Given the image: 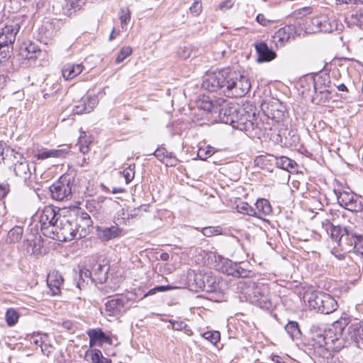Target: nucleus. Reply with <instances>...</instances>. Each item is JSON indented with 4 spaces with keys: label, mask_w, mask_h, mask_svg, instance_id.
Segmentation results:
<instances>
[{
    "label": "nucleus",
    "mask_w": 363,
    "mask_h": 363,
    "mask_svg": "<svg viewBox=\"0 0 363 363\" xmlns=\"http://www.w3.org/2000/svg\"><path fill=\"white\" fill-rule=\"evenodd\" d=\"M302 298L307 306L321 313L330 314L337 308L336 300L323 292L307 290Z\"/></svg>",
    "instance_id": "obj_1"
},
{
    "label": "nucleus",
    "mask_w": 363,
    "mask_h": 363,
    "mask_svg": "<svg viewBox=\"0 0 363 363\" xmlns=\"http://www.w3.org/2000/svg\"><path fill=\"white\" fill-rule=\"evenodd\" d=\"M245 293L250 302L259 308L269 310L273 307L269 287L267 284L252 282Z\"/></svg>",
    "instance_id": "obj_2"
},
{
    "label": "nucleus",
    "mask_w": 363,
    "mask_h": 363,
    "mask_svg": "<svg viewBox=\"0 0 363 363\" xmlns=\"http://www.w3.org/2000/svg\"><path fill=\"white\" fill-rule=\"evenodd\" d=\"M347 325L346 319H341L335 321L332 328L325 332V334L317 336V343L319 347H324L327 351H333L339 350L341 347L340 344L337 345L340 338L342 335L345 328Z\"/></svg>",
    "instance_id": "obj_3"
},
{
    "label": "nucleus",
    "mask_w": 363,
    "mask_h": 363,
    "mask_svg": "<svg viewBox=\"0 0 363 363\" xmlns=\"http://www.w3.org/2000/svg\"><path fill=\"white\" fill-rule=\"evenodd\" d=\"M224 95L228 97H242L250 89V79L241 74L227 69Z\"/></svg>",
    "instance_id": "obj_4"
},
{
    "label": "nucleus",
    "mask_w": 363,
    "mask_h": 363,
    "mask_svg": "<svg viewBox=\"0 0 363 363\" xmlns=\"http://www.w3.org/2000/svg\"><path fill=\"white\" fill-rule=\"evenodd\" d=\"M19 30L20 25L18 23L6 25L0 29V60H6L10 57Z\"/></svg>",
    "instance_id": "obj_5"
},
{
    "label": "nucleus",
    "mask_w": 363,
    "mask_h": 363,
    "mask_svg": "<svg viewBox=\"0 0 363 363\" xmlns=\"http://www.w3.org/2000/svg\"><path fill=\"white\" fill-rule=\"evenodd\" d=\"M37 216L43 235L49 237L54 233L63 217L51 206H45Z\"/></svg>",
    "instance_id": "obj_6"
},
{
    "label": "nucleus",
    "mask_w": 363,
    "mask_h": 363,
    "mask_svg": "<svg viewBox=\"0 0 363 363\" xmlns=\"http://www.w3.org/2000/svg\"><path fill=\"white\" fill-rule=\"evenodd\" d=\"M341 251L354 252L360 258L356 263L359 267H363V235L358 234L353 229L342 238Z\"/></svg>",
    "instance_id": "obj_7"
},
{
    "label": "nucleus",
    "mask_w": 363,
    "mask_h": 363,
    "mask_svg": "<svg viewBox=\"0 0 363 363\" xmlns=\"http://www.w3.org/2000/svg\"><path fill=\"white\" fill-rule=\"evenodd\" d=\"M135 303L133 295L115 296L105 303L104 313L108 316H117L125 313Z\"/></svg>",
    "instance_id": "obj_8"
},
{
    "label": "nucleus",
    "mask_w": 363,
    "mask_h": 363,
    "mask_svg": "<svg viewBox=\"0 0 363 363\" xmlns=\"http://www.w3.org/2000/svg\"><path fill=\"white\" fill-rule=\"evenodd\" d=\"M296 25L300 30V35L302 33H313L317 32H330L329 23L325 17L305 18L298 20Z\"/></svg>",
    "instance_id": "obj_9"
},
{
    "label": "nucleus",
    "mask_w": 363,
    "mask_h": 363,
    "mask_svg": "<svg viewBox=\"0 0 363 363\" xmlns=\"http://www.w3.org/2000/svg\"><path fill=\"white\" fill-rule=\"evenodd\" d=\"M218 103L219 108L215 114L218 115L220 122L233 126L235 120L238 119V114L241 108L238 104L228 102L222 98L218 99Z\"/></svg>",
    "instance_id": "obj_10"
},
{
    "label": "nucleus",
    "mask_w": 363,
    "mask_h": 363,
    "mask_svg": "<svg viewBox=\"0 0 363 363\" xmlns=\"http://www.w3.org/2000/svg\"><path fill=\"white\" fill-rule=\"evenodd\" d=\"M226 74L227 69L207 74L203 81L202 87L211 92L220 91L224 94Z\"/></svg>",
    "instance_id": "obj_11"
},
{
    "label": "nucleus",
    "mask_w": 363,
    "mask_h": 363,
    "mask_svg": "<svg viewBox=\"0 0 363 363\" xmlns=\"http://www.w3.org/2000/svg\"><path fill=\"white\" fill-rule=\"evenodd\" d=\"M56 235L57 238L60 241L67 242L75 239H81L74 223L65 217H62L52 235Z\"/></svg>",
    "instance_id": "obj_12"
},
{
    "label": "nucleus",
    "mask_w": 363,
    "mask_h": 363,
    "mask_svg": "<svg viewBox=\"0 0 363 363\" xmlns=\"http://www.w3.org/2000/svg\"><path fill=\"white\" fill-rule=\"evenodd\" d=\"M238 115V119L235 120L233 127L240 130L245 131L250 135L253 133L257 134L256 130L257 128L258 123L257 122L255 113H252L250 114L245 111L244 108H241Z\"/></svg>",
    "instance_id": "obj_13"
},
{
    "label": "nucleus",
    "mask_w": 363,
    "mask_h": 363,
    "mask_svg": "<svg viewBox=\"0 0 363 363\" xmlns=\"http://www.w3.org/2000/svg\"><path fill=\"white\" fill-rule=\"evenodd\" d=\"M51 197L57 201L67 200L72 197V186L69 178L61 177L50 186Z\"/></svg>",
    "instance_id": "obj_14"
},
{
    "label": "nucleus",
    "mask_w": 363,
    "mask_h": 363,
    "mask_svg": "<svg viewBox=\"0 0 363 363\" xmlns=\"http://www.w3.org/2000/svg\"><path fill=\"white\" fill-rule=\"evenodd\" d=\"M274 162L276 166L280 169L291 172L295 168L296 163L287 157L281 156L279 157L272 155H260L255 158V163L256 165L264 168L269 162Z\"/></svg>",
    "instance_id": "obj_15"
},
{
    "label": "nucleus",
    "mask_w": 363,
    "mask_h": 363,
    "mask_svg": "<svg viewBox=\"0 0 363 363\" xmlns=\"http://www.w3.org/2000/svg\"><path fill=\"white\" fill-rule=\"evenodd\" d=\"M338 203L352 212H360L362 211V205L357 196L352 192L342 191L337 195Z\"/></svg>",
    "instance_id": "obj_16"
},
{
    "label": "nucleus",
    "mask_w": 363,
    "mask_h": 363,
    "mask_svg": "<svg viewBox=\"0 0 363 363\" xmlns=\"http://www.w3.org/2000/svg\"><path fill=\"white\" fill-rule=\"evenodd\" d=\"M13 172L15 175L23 182L30 179L31 170L28 160L20 153L16 152L13 155Z\"/></svg>",
    "instance_id": "obj_17"
},
{
    "label": "nucleus",
    "mask_w": 363,
    "mask_h": 363,
    "mask_svg": "<svg viewBox=\"0 0 363 363\" xmlns=\"http://www.w3.org/2000/svg\"><path fill=\"white\" fill-rule=\"evenodd\" d=\"M323 228L325 230L328 235H330V238L337 242L338 247L341 250V240L342 238L352 232L353 228L350 227L341 228L340 225H334L328 219H325L321 222Z\"/></svg>",
    "instance_id": "obj_18"
},
{
    "label": "nucleus",
    "mask_w": 363,
    "mask_h": 363,
    "mask_svg": "<svg viewBox=\"0 0 363 363\" xmlns=\"http://www.w3.org/2000/svg\"><path fill=\"white\" fill-rule=\"evenodd\" d=\"M300 30L298 28L296 23H290L283 28H279L274 35L273 38L276 43H280L283 45L291 38L300 35Z\"/></svg>",
    "instance_id": "obj_19"
},
{
    "label": "nucleus",
    "mask_w": 363,
    "mask_h": 363,
    "mask_svg": "<svg viewBox=\"0 0 363 363\" xmlns=\"http://www.w3.org/2000/svg\"><path fill=\"white\" fill-rule=\"evenodd\" d=\"M86 333L89 337L90 347L103 343L111 344V337L106 335L101 328L89 329Z\"/></svg>",
    "instance_id": "obj_20"
},
{
    "label": "nucleus",
    "mask_w": 363,
    "mask_h": 363,
    "mask_svg": "<svg viewBox=\"0 0 363 363\" xmlns=\"http://www.w3.org/2000/svg\"><path fill=\"white\" fill-rule=\"evenodd\" d=\"M199 108L211 113H216L219 108L218 99L213 100L210 96L203 95L196 101Z\"/></svg>",
    "instance_id": "obj_21"
},
{
    "label": "nucleus",
    "mask_w": 363,
    "mask_h": 363,
    "mask_svg": "<svg viewBox=\"0 0 363 363\" xmlns=\"http://www.w3.org/2000/svg\"><path fill=\"white\" fill-rule=\"evenodd\" d=\"M108 266L96 263L92 267V281L99 284L105 282L108 277Z\"/></svg>",
    "instance_id": "obj_22"
},
{
    "label": "nucleus",
    "mask_w": 363,
    "mask_h": 363,
    "mask_svg": "<svg viewBox=\"0 0 363 363\" xmlns=\"http://www.w3.org/2000/svg\"><path fill=\"white\" fill-rule=\"evenodd\" d=\"M347 334L358 347L363 345V325L360 323H354L347 328Z\"/></svg>",
    "instance_id": "obj_23"
},
{
    "label": "nucleus",
    "mask_w": 363,
    "mask_h": 363,
    "mask_svg": "<svg viewBox=\"0 0 363 363\" xmlns=\"http://www.w3.org/2000/svg\"><path fill=\"white\" fill-rule=\"evenodd\" d=\"M255 49L259 55L258 62H269L276 57L275 52L269 49L265 43L255 44Z\"/></svg>",
    "instance_id": "obj_24"
},
{
    "label": "nucleus",
    "mask_w": 363,
    "mask_h": 363,
    "mask_svg": "<svg viewBox=\"0 0 363 363\" xmlns=\"http://www.w3.org/2000/svg\"><path fill=\"white\" fill-rule=\"evenodd\" d=\"M97 104L98 100L96 96H88L80 101L79 105L74 106V111L77 114L88 113L93 111Z\"/></svg>",
    "instance_id": "obj_25"
},
{
    "label": "nucleus",
    "mask_w": 363,
    "mask_h": 363,
    "mask_svg": "<svg viewBox=\"0 0 363 363\" xmlns=\"http://www.w3.org/2000/svg\"><path fill=\"white\" fill-rule=\"evenodd\" d=\"M64 279L61 274L55 270L50 272L47 278L48 286L52 291L53 294H57L60 291V286L63 283Z\"/></svg>",
    "instance_id": "obj_26"
},
{
    "label": "nucleus",
    "mask_w": 363,
    "mask_h": 363,
    "mask_svg": "<svg viewBox=\"0 0 363 363\" xmlns=\"http://www.w3.org/2000/svg\"><path fill=\"white\" fill-rule=\"evenodd\" d=\"M206 278H207V274H194L191 286H194L196 291L201 290L206 292L212 291V283H205ZM189 281H192L191 277H189Z\"/></svg>",
    "instance_id": "obj_27"
},
{
    "label": "nucleus",
    "mask_w": 363,
    "mask_h": 363,
    "mask_svg": "<svg viewBox=\"0 0 363 363\" xmlns=\"http://www.w3.org/2000/svg\"><path fill=\"white\" fill-rule=\"evenodd\" d=\"M99 236L104 241H108L121 235V229L117 225L98 229Z\"/></svg>",
    "instance_id": "obj_28"
},
{
    "label": "nucleus",
    "mask_w": 363,
    "mask_h": 363,
    "mask_svg": "<svg viewBox=\"0 0 363 363\" xmlns=\"http://www.w3.org/2000/svg\"><path fill=\"white\" fill-rule=\"evenodd\" d=\"M69 152V147L65 149L45 150L35 154L37 160H46L50 157H63Z\"/></svg>",
    "instance_id": "obj_29"
},
{
    "label": "nucleus",
    "mask_w": 363,
    "mask_h": 363,
    "mask_svg": "<svg viewBox=\"0 0 363 363\" xmlns=\"http://www.w3.org/2000/svg\"><path fill=\"white\" fill-rule=\"evenodd\" d=\"M254 211L256 212L254 216L262 218L263 216H267L272 213V207L268 200L260 199L257 201Z\"/></svg>",
    "instance_id": "obj_30"
},
{
    "label": "nucleus",
    "mask_w": 363,
    "mask_h": 363,
    "mask_svg": "<svg viewBox=\"0 0 363 363\" xmlns=\"http://www.w3.org/2000/svg\"><path fill=\"white\" fill-rule=\"evenodd\" d=\"M82 64H68L62 70V76L65 79H71L81 74L83 71Z\"/></svg>",
    "instance_id": "obj_31"
},
{
    "label": "nucleus",
    "mask_w": 363,
    "mask_h": 363,
    "mask_svg": "<svg viewBox=\"0 0 363 363\" xmlns=\"http://www.w3.org/2000/svg\"><path fill=\"white\" fill-rule=\"evenodd\" d=\"M40 52L38 46L34 43H29L21 48V55L28 60H35L38 57V53Z\"/></svg>",
    "instance_id": "obj_32"
},
{
    "label": "nucleus",
    "mask_w": 363,
    "mask_h": 363,
    "mask_svg": "<svg viewBox=\"0 0 363 363\" xmlns=\"http://www.w3.org/2000/svg\"><path fill=\"white\" fill-rule=\"evenodd\" d=\"M84 4V0H65L62 9L65 15H70L72 10L79 9Z\"/></svg>",
    "instance_id": "obj_33"
},
{
    "label": "nucleus",
    "mask_w": 363,
    "mask_h": 363,
    "mask_svg": "<svg viewBox=\"0 0 363 363\" xmlns=\"http://www.w3.org/2000/svg\"><path fill=\"white\" fill-rule=\"evenodd\" d=\"M86 356L90 357L92 363H111V360L105 357L101 351L98 349H92L86 352Z\"/></svg>",
    "instance_id": "obj_34"
},
{
    "label": "nucleus",
    "mask_w": 363,
    "mask_h": 363,
    "mask_svg": "<svg viewBox=\"0 0 363 363\" xmlns=\"http://www.w3.org/2000/svg\"><path fill=\"white\" fill-rule=\"evenodd\" d=\"M73 223H74V227L77 228V230L79 234V237L82 238L86 237V235L90 232V228H91L93 223L92 221L87 220H85V222H78L77 221V219Z\"/></svg>",
    "instance_id": "obj_35"
},
{
    "label": "nucleus",
    "mask_w": 363,
    "mask_h": 363,
    "mask_svg": "<svg viewBox=\"0 0 363 363\" xmlns=\"http://www.w3.org/2000/svg\"><path fill=\"white\" fill-rule=\"evenodd\" d=\"M285 330L293 340L298 338L301 335L298 324L295 321H289L285 326Z\"/></svg>",
    "instance_id": "obj_36"
},
{
    "label": "nucleus",
    "mask_w": 363,
    "mask_h": 363,
    "mask_svg": "<svg viewBox=\"0 0 363 363\" xmlns=\"http://www.w3.org/2000/svg\"><path fill=\"white\" fill-rule=\"evenodd\" d=\"M23 228L20 226H16L13 228L8 234V238L11 242H16L19 241L23 235Z\"/></svg>",
    "instance_id": "obj_37"
},
{
    "label": "nucleus",
    "mask_w": 363,
    "mask_h": 363,
    "mask_svg": "<svg viewBox=\"0 0 363 363\" xmlns=\"http://www.w3.org/2000/svg\"><path fill=\"white\" fill-rule=\"evenodd\" d=\"M6 321L9 326H13L18 322L19 315L13 308H9L5 315Z\"/></svg>",
    "instance_id": "obj_38"
},
{
    "label": "nucleus",
    "mask_w": 363,
    "mask_h": 363,
    "mask_svg": "<svg viewBox=\"0 0 363 363\" xmlns=\"http://www.w3.org/2000/svg\"><path fill=\"white\" fill-rule=\"evenodd\" d=\"M143 210L144 211H147L145 206H141L138 208H133L130 209L129 211H127L126 214L125 213V210L122 209V214L123 216H126L128 219L135 218L138 217H140L142 216Z\"/></svg>",
    "instance_id": "obj_39"
},
{
    "label": "nucleus",
    "mask_w": 363,
    "mask_h": 363,
    "mask_svg": "<svg viewBox=\"0 0 363 363\" xmlns=\"http://www.w3.org/2000/svg\"><path fill=\"white\" fill-rule=\"evenodd\" d=\"M237 210L240 213L251 216H254V215L256 214V212L254 211V208L246 202H240L238 203L237 205Z\"/></svg>",
    "instance_id": "obj_40"
},
{
    "label": "nucleus",
    "mask_w": 363,
    "mask_h": 363,
    "mask_svg": "<svg viewBox=\"0 0 363 363\" xmlns=\"http://www.w3.org/2000/svg\"><path fill=\"white\" fill-rule=\"evenodd\" d=\"M119 18L121 22L122 28L124 27V26L128 25L130 20L131 17V13L128 8H121L118 13Z\"/></svg>",
    "instance_id": "obj_41"
},
{
    "label": "nucleus",
    "mask_w": 363,
    "mask_h": 363,
    "mask_svg": "<svg viewBox=\"0 0 363 363\" xmlns=\"http://www.w3.org/2000/svg\"><path fill=\"white\" fill-rule=\"evenodd\" d=\"M86 133L84 131L81 132L80 137L79 138V150L83 154H86L89 150V144L91 143L90 141H88L85 139Z\"/></svg>",
    "instance_id": "obj_42"
},
{
    "label": "nucleus",
    "mask_w": 363,
    "mask_h": 363,
    "mask_svg": "<svg viewBox=\"0 0 363 363\" xmlns=\"http://www.w3.org/2000/svg\"><path fill=\"white\" fill-rule=\"evenodd\" d=\"M135 164H130L128 167H126L123 172L121 173L123 174V177L125 179L126 184H129L135 177Z\"/></svg>",
    "instance_id": "obj_43"
},
{
    "label": "nucleus",
    "mask_w": 363,
    "mask_h": 363,
    "mask_svg": "<svg viewBox=\"0 0 363 363\" xmlns=\"http://www.w3.org/2000/svg\"><path fill=\"white\" fill-rule=\"evenodd\" d=\"M311 13V7H303L294 11L292 13V16L296 18L294 23H296L298 20L304 19L306 15Z\"/></svg>",
    "instance_id": "obj_44"
},
{
    "label": "nucleus",
    "mask_w": 363,
    "mask_h": 363,
    "mask_svg": "<svg viewBox=\"0 0 363 363\" xmlns=\"http://www.w3.org/2000/svg\"><path fill=\"white\" fill-rule=\"evenodd\" d=\"M79 280L77 283V286L79 289L84 287V278L90 279L92 281V272L87 269H81L79 273Z\"/></svg>",
    "instance_id": "obj_45"
},
{
    "label": "nucleus",
    "mask_w": 363,
    "mask_h": 363,
    "mask_svg": "<svg viewBox=\"0 0 363 363\" xmlns=\"http://www.w3.org/2000/svg\"><path fill=\"white\" fill-rule=\"evenodd\" d=\"M203 337L213 345H216L220 340V333L218 331H207L203 334Z\"/></svg>",
    "instance_id": "obj_46"
},
{
    "label": "nucleus",
    "mask_w": 363,
    "mask_h": 363,
    "mask_svg": "<svg viewBox=\"0 0 363 363\" xmlns=\"http://www.w3.org/2000/svg\"><path fill=\"white\" fill-rule=\"evenodd\" d=\"M133 50L130 47H123L121 49V51L116 59V62L119 64L122 62L126 57L132 54Z\"/></svg>",
    "instance_id": "obj_47"
},
{
    "label": "nucleus",
    "mask_w": 363,
    "mask_h": 363,
    "mask_svg": "<svg viewBox=\"0 0 363 363\" xmlns=\"http://www.w3.org/2000/svg\"><path fill=\"white\" fill-rule=\"evenodd\" d=\"M213 153L214 149L211 146L199 147L198 150V157L203 160H206L208 157H211Z\"/></svg>",
    "instance_id": "obj_48"
},
{
    "label": "nucleus",
    "mask_w": 363,
    "mask_h": 363,
    "mask_svg": "<svg viewBox=\"0 0 363 363\" xmlns=\"http://www.w3.org/2000/svg\"><path fill=\"white\" fill-rule=\"evenodd\" d=\"M171 152H168L164 147H158L153 155L163 163Z\"/></svg>",
    "instance_id": "obj_49"
},
{
    "label": "nucleus",
    "mask_w": 363,
    "mask_h": 363,
    "mask_svg": "<svg viewBox=\"0 0 363 363\" xmlns=\"http://www.w3.org/2000/svg\"><path fill=\"white\" fill-rule=\"evenodd\" d=\"M190 12L194 16H198L202 10L201 0H194V3L189 8Z\"/></svg>",
    "instance_id": "obj_50"
},
{
    "label": "nucleus",
    "mask_w": 363,
    "mask_h": 363,
    "mask_svg": "<svg viewBox=\"0 0 363 363\" xmlns=\"http://www.w3.org/2000/svg\"><path fill=\"white\" fill-rule=\"evenodd\" d=\"M352 23L357 25L359 28H363V15L360 13L356 12L351 16Z\"/></svg>",
    "instance_id": "obj_51"
},
{
    "label": "nucleus",
    "mask_w": 363,
    "mask_h": 363,
    "mask_svg": "<svg viewBox=\"0 0 363 363\" xmlns=\"http://www.w3.org/2000/svg\"><path fill=\"white\" fill-rule=\"evenodd\" d=\"M169 323L172 325V328L175 330H182L187 327V325L183 321L170 320Z\"/></svg>",
    "instance_id": "obj_52"
},
{
    "label": "nucleus",
    "mask_w": 363,
    "mask_h": 363,
    "mask_svg": "<svg viewBox=\"0 0 363 363\" xmlns=\"http://www.w3.org/2000/svg\"><path fill=\"white\" fill-rule=\"evenodd\" d=\"M163 163L165 164L166 166L174 167L177 165V160L173 153L170 152Z\"/></svg>",
    "instance_id": "obj_53"
},
{
    "label": "nucleus",
    "mask_w": 363,
    "mask_h": 363,
    "mask_svg": "<svg viewBox=\"0 0 363 363\" xmlns=\"http://www.w3.org/2000/svg\"><path fill=\"white\" fill-rule=\"evenodd\" d=\"M179 55L183 59L191 57L192 55V49L191 46H185L182 51L179 52Z\"/></svg>",
    "instance_id": "obj_54"
},
{
    "label": "nucleus",
    "mask_w": 363,
    "mask_h": 363,
    "mask_svg": "<svg viewBox=\"0 0 363 363\" xmlns=\"http://www.w3.org/2000/svg\"><path fill=\"white\" fill-rule=\"evenodd\" d=\"M76 219H77V221H78V222H81V221L85 222V220L92 221L89 215L87 213L84 212V211H79L77 215Z\"/></svg>",
    "instance_id": "obj_55"
},
{
    "label": "nucleus",
    "mask_w": 363,
    "mask_h": 363,
    "mask_svg": "<svg viewBox=\"0 0 363 363\" xmlns=\"http://www.w3.org/2000/svg\"><path fill=\"white\" fill-rule=\"evenodd\" d=\"M233 5L234 1L233 0H225L219 4L218 7L220 10H225L231 9Z\"/></svg>",
    "instance_id": "obj_56"
},
{
    "label": "nucleus",
    "mask_w": 363,
    "mask_h": 363,
    "mask_svg": "<svg viewBox=\"0 0 363 363\" xmlns=\"http://www.w3.org/2000/svg\"><path fill=\"white\" fill-rule=\"evenodd\" d=\"M256 21L258 23L263 26H267L269 23H271V21L267 19L264 14L259 13L256 17Z\"/></svg>",
    "instance_id": "obj_57"
},
{
    "label": "nucleus",
    "mask_w": 363,
    "mask_h": 363,
    "mask_svg": "<svg viewBox=\"0 0 363 363\" xmlns=\"http://www.w3.org/2000/svg\"><path fill=\"white\" fill-rule=\"evenodd\" d=\"M9 191V186L6 183L0 184V199H3Z\"/></svg>",
    "instance_id": "obj_58"
},
{
    "label": "nucleus",
    "mask_w": 363,
    "mask_h": 363,
    "mask_svg": "<svg viewBox=\"0 0 363 363\" xmlns=\"http://www.w3.org/2000/svg\"><path fill=\"white\" fill-rule=\"evenodd\" d=\"M217 232L218 230L212 227L204 228L202 230V233L206 237L213 236V235L217 234Z\"/></svg>",
    "instance_id": "obj_59"
},
{
    "label": "nucleus",
    "mask_w": 363,
    "mask_h": 363,
    "mask_svg": "<svg viewBox=\"0 0 363 363\" xmlns=\"http://www.w3.org/2000/svg\"><path fill=\"white\" fill-rule=\"evenodd\" d=\"M337 4H363V0H336Z\"/></svg>",
    "instance_id": "obj_60"
},
{
    "label": "nucleus",
    "mask_w": 363,
    "mask_h": 363,
    "mask_svg": "<svg viewBox=\"0 0 363 363\" xmlns=\"http://www.w3.org/2000/svg\"><path fill=\"white\" fill-rule=\"evenodd\" d=\"M249 272L243 269H238L235 272L234 275L239 277H246L248 276Z\"/></svg>",
    "instance_id": "obj_61"
},
{
    "label": "nucleus",
    "mask_w": 363,
    "mask_h": 363,
    "mask_svg": "<svg viewBox=\"0 0 363 363\" xmlns=\"http://www.w3.org/2000/svg\"><path fill=\"white\" fill-rule=\"evenodd\" d=\"M9 80V77L7 75L5 74H0V89H3Z\"/></svg>",
    "instance_id": "obj_62"
},
{
    "label": "nucleus",
    "mask_w": 363,
    "mask_h": 363,
    "mask_svg": "<svg viewBox=\"0 0 363 363\" xmlns=\"http://www.w3.org/2000/svg\"><path fill=\"white\" fill-rule=\"evenodd\" d=\"M33 342L35 345L40 346L41 347L45 343V340H42V338H40L39 335H34L33 337Z\"/></svg>",
    "instance_id": "obj_63"
},
{
    "label": "nucleus",
    "mask_w": 363,
    "mask_h": 363,
    "mask_svg": "<svg viewBox=\"0 0 363 363\" xmlns=\"http://www.w3.org/2000/svg\"><path fill=\"white\" fill-rule=\"evenodd\" d=\"M273 363H284L283 358L279 355H273L271 357Z\"/></svg>",
    "instance_id": "obj_64"
}]
</instances>
